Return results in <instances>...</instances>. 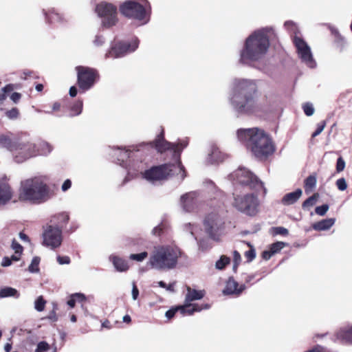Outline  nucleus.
<instances>
[{
  "label": "nucleus",
  "instance_id": "f257e3e1",
  "mask_svg": "<svg viewBox=\"0 0 352 352\" xmlns=\"http://www.w3.org/2000/svg\"><path fill=\"white\" fill-rule=\"evenodd\" d=\"M152 144L160 153L166 151H172L175 162L152 167L144 173L143 177L147 181L154 183L166 179L168 176L181 174L180 178L183 179L185 175L184 167L180 162V154L182 150L188 146V139L181 140L177 144L171 143L164 139V131H162Z\"/></svg>",
  "mask_w": 352,
  "mask_h": 352
},
{
  "label": "nucleus",
  "instance_id": "f03ea898",
  "mask_svg": "<svg viewBox=\"0 0 352 352\" xmlns=\"http://www.w3.org/2000/svg\"><path fill=\"white\" fill-rule=\"evenodd\" d=\"M257 92L258 85L255 80L235 78L230 84L228 102L238 113H253L258 109Z\"/></svg>",
  "mask_w": 352,
  "mask_h": 352
},
{
  "label": "nucleus",
  "instance_id": "7ed1b4c3",
  "mask_svg": "<svg viewBox=\"0 0 352 352\" xmlns=\"http://www.w3.org/2000/svg\"><path fill=\"white\" fill-rule=\"evenodd\" d=\"M236 134L238 140L258 159L266 158L274 152L271 138L261 129H241Z\"/></svg>",
  "mask_w": 352,
  "mask_h": 352
},
{
  "label": "nucleus",
  "instance_id": "20e7f679",
  "mask_svg": "<svg viewBox=\"0 0 352 352\" xmlns=\"http://www.w3.org/2000/svg\"><path fill=\"white\" fill-rule=\"evenodd\" d=\"M48 177L36 175L21 182L19 199L32 204H42L54 197L53 191L48 185Z\"/></svg>",
  "mask_w": 352,
  "mask_h": 352
},
{
  "label": "nucleus",
  "instance_id": "39448f33",
  "mask_svg": "<svg viewBox=\"0 0 352 352\" xmlns=\"http://www.w3.org/2000/svg\"><path fill=\"white\" fill-rule=\"evenodd\" d=\"M274 34L272 28L266 27L254 31L245 40L240 54V62L248 64L261 58L270 46L269 36Z\"/></svg>",
  "mask_w": 352,
  "mask_h": 352
},
{
  "label": "nucleus",
  "instance_id": "423d86ee",
  "mask_svg": "<svg viewBox=\"0 0 352 352\" xmlns=\"http://www.w3.org/2000/svg\"><path fill=\"white\" fill-rule=\"evenodd\" d=\"M181 255L180 250L174 246L164 245L153 248L147 265L157 270L167 271L174 269Z\"/></svg>",
  "mask_w": 352,
  "mask_h": 352
},
{
  "label": "nucleus",
  "instance_id": "0eeeda50",
  "mask_svg": "<svg viewBox=\"0 0 352 352\" xmlns=\"http://www.w3.org/2000/svg\"><path fill=\"white\" fill-rule=\"evenodd\" d=\"M230 179L235 182V184L248 189L262 190L264 195L266 194L267 190L263 183L247 168H239L230 175Z\"/></svg>",
  "mask_w": 352,
  "mask_h": 352
},
{
  "label": "nucleus",
  "instance_id": "6e6552de",
  "mask_svg": "<svg viewBox=\"0 0 352 352\" xmlns=\"http://www.w3.org/2000/svg\"><path fill=\"white\" fill-rule=\"evenodd\" d=\"M148 8L149 4L146 0H141L140 1L131 0L121 5L120 10L123 15L135 19L144 24L148 21L147 16V10Z\"/></svg>",
  "mask_w": 352,
  "mask_h": 352
},
{
  "label": "nucleus",
  "instance_id": "1a4fd4ad",
  "mask_svg": "<svg viewBox=\"0 0 352 352\" xmlns=\"http://www.w3.org/2000/svg\"><path fill=\"white\" fill-rule=\"evenodd\" d=\"M232 206L237 210L248 215H255L258 212V200L252 193H233Z\"/></svg>",
  "mask_w": 352,
  "mask_h": 352
},
{
  "label": "nucleus",
  "instance_id": "9d476101",
  "mask_svg": "<svg viewBox=\"0 0 352 352\" xmlns=\"http://www.w3.org/2000/svg\"><path fill=\"white\" fill-rule=\"evenodd\" d=\"M13 160L17 163H22L31 157L38 155L37 146L30 141H14L10 151Z\"/></svg>",
  "mask_w": 352,
  "mask_h": 352
},
{
  "label": "nucleus",
  "instance_id": "9b49d317",
  "mask_svg": "<svg viewBox=\"0 0 352 352\" xmlns=\"http://www.w3.org/2000/svg\"><path fill=\"white\" fill-rule=\"evenodd\" d=\"M223 209H214L209 212L204 222V228L206 232L210 236L214 239H217L219 232L223 226Z\"/></svg>",
  "mask_w": 352,
  "mask_h": 352
},
{
  "label": "nucleus",
  "instance_id": "f8f14e48",
  "mask_svg": "<svg viewBox=\"0 0 352 352\" xmlns=\"http://www.w3.org/2000/svg\"><path fill=\"white\" fill-rule=\"evenodd\" d=\"M77 71L78 84L84 91L89 89L95 83L98 77L97 72L91 68L78 66L76 67Z\"/></svg>",
  "mask_w": 352,
  "mask_h": 352
},
{
  "label": "nucleus",
  "instance_id": "ddd939ff",
  "mask_svg": "<svg viewBox=\"0 0 352 352\" xmlns=\"http://www.w3.org/2000/svg\"><path fill=\"white\" fill-rule=\"evenodd\" d=\"M96 11L102 19L104 27L109 28L116 25L117 19L116 8L111 3H100L97 5Z\"/></svg>",
  "mask_w": 352,
  "mask_h": 352
},
{
  "label": "nucleus",
  "instance_id": "4468645a",
  "mask_svg": "<svg viewBox=\"0 0 352 352\" xmlns=\"http://www.w3.org/2000/svg\"><path fill=\"white\" fill-rule=\"evenodd\" d=\"M294 43L296 48L298 56L301 61L310 68H314L316 65L311 50L308 44L300 37L295 36Z\"/></svg>",
  "mask_w": 352,
  "mask_h": 352
},
{
  "label": "nucleus",
  "instance_id": "2eb2a0df",
  "mask_svg": "<svg viewBox=\"0 0 352 352\" xmlns=\"http://www.w3.org/2000/svg\"><path fill=\"white\" fill-rule=\"evenodd\" d=\"M43 245L55 249L58 248L62 243V230L54 226L46 225L43 233Z\"/></svg>",
  "mask_w": 352,
  "mask_h": 352
},
{
  "label": "nucleus",
  "instance_id": "dca6fc26",
  "mask_svg": "<svg viewBox=\"0 0 352 352\" xmlns=\"http://www.w3.org/2000/svg\"><path fill=\"white\" fill-rule=\"evenodd\" d=\"M139 41L137 38L131 42H120L113 46L106 54V58H120L133 52L138 47Z\"/></svg>",
  "mask_w": 352,
  "mask_h": 352
},
{
  "label": "nucleus",
  "instance_id": "f3484780",
  "mask_svg": "<svg viewBox=\"0 0 352 352\" xmlns=\"http://www.w3.org/2000/svg\"><path fill=\"white\" fill-rule=\"evenodd\" d=\"M13 190L6 175L0 176V206L8 204L12 199Z\"/></svg>",
  "mask_w": 352,
  "mask_h": 352
},
{
  "label": "nucleus",
  "instance_id": "a211bd4d",
  "mask_svg": "<svg viewBox=\"0 0 352 352\" xmlns=\"http://www.w3.org/2000/svg\"><path fill=\"white\" fill-rule=\"evenodd\" d=\"M180 204L186 212H192L197 206V199L195 192H190L182 195L180 198Z\"/></svg>",
  "mask_w": 352,
  "mask_h": 352
},
{
  "label": "nucleus",
  "instance_id": "6ab92c4d",
  "mask_svg": "<svg viewBox=\"0 0 352 352\" xmlns=\"http://www.w3.org/2000/svg\"><path fill=\"white\" fill-rule=\"evenodd\" d=\"M245 289V285H239L238 283L233 278H230L226 282L223 293L225 295L239 296Z\"/></svg>",
  "mask_w": 352,
  "mask_h": 352
},
{
  "label": "nucleus",
  "instance_id": "aec40b11",
  "mask_svg": "<svg viewBox=\"0 0 352 352\" xmlns=\"http://www.w3.org/2000/svg\"><path fill=\"white\" fill-rule=\"evenodd\" d=\"M210 308V305L208 304H191L186 303L183 306L178 307L179 310L181 311L182 314L185 315H191L194 312L201 311L203 309H208Z\"/></svg>",
  "mask_w": 352,
  "mask_h": 352
},
{
  "label": "nucleus",
  "instance_id": "412c9836",
  "mask_svg": "<svg viewBox=\"0 0 352 352\" xmlns=\"http://www.w3.org/2000/svg\"><path fill=\"white\" fill-rule=\"evenodd\" d=\"M225 155L222 153L216 145H211L208 153L206 160L210 164H215L222 162Z\"/></svg>",
  "mask_w": 352,
  "mask_h": 352
},
{
  "label": "nucleus",
  "instance_id": "4be33fe9",
  "mask_svg": "<svg viewBox=\"0 0 352 352\" xmlns=\"http://www.w3.org/2000/svg\"><path fill=\"white\" fill-rule=\"evenodd\" d=\"M338 340L344 344H352V324L341 328L336 334Z\"/></svg>",
  "mask_w": 352,
  "mask_h": 352
},
{
  "label": "nucleus",
  "instance_id": "5701e85b",
  "mask_svg": "<svg viewBox=\"0 0 352 352\" xmlns=\"http://www.w3.org/2000/svg\"><path fill=\"white\" fill-rule=\"evenodd\" d=\"M69 220V216L67 212H60L54 215L50 219V226L62 229L67 224Z\"/></svg>",
  "mask_w": 352,
  "mask_h": 352
},
{
  "label": "nucleus",
  "instance_id": "b1692460",
  "mask_svg": "<svg viewBox=\"0 0 352 352\" xmlns=\"http://www.w3.org/2000/svg\"><path fill=\"white\" fill-rule=\"evenodd\" d=\"M109 261H111L113 267L118 272H124L129 269L130 266L128 261L117 255H111Z\"/></svg>",
  "mask_w": 352,
  "mask_h": 352
},
{
  "label": "nucleus",
  "instance_id": "393cba45",
  "mask_svg": "<svg viewBox=\"0 0 352 352\" xmlns=\"http://www.w3.org/2000/svg\"><path fill=\"white\" fill-rule=\"evenodd\" d=\"M302 195L301 189L298 188L295 191L287 193L282 198L281 202L285 206H289L296 203Z\"/></svg>",
  "mask_w": 352,
  "mask_h": 352
},
{
  "label": "nucleus",
  "instance_id": "a878e982",
  "mask_svg": "<svg viewBox=\"0 0 352 352\" xmlns=\"http://www.w3.org/2000/svg\"><path fill=\"white\" fill-rule=\"evenodd\" d=\"M204 295L205 292L204 290H196L188 287L187 293L185 297V302L189 303L194 300H200L204 298Z\"/></svg>",
  "mask_w": 352,
  "mask_h": 352
},
{
  "label": "nucleus",
  "instance_id": "bb28decb",
  "mask_svg": "<svg viewBox=\"0 0 352 352\" xmlns=\"http://www.w3.org/2000/svg\"><path fill=\"white\" fill-rule=\"evenodd\" d=\"M336 219L334 218L325 219L314 223L312 228L317 231L328 230L334 225Z\"/></svg>",
  "mask_w": 352,
  "mask_h": 352
},
{
  "label": "nucleus",
  "instance_id": "cd10ccee",
  "mask_svg": "<svg viewBox=\"0 0 352 352\" xmlns=\"http://www.w3.org/2000/svg\"><path fill=\"white\" fill-rule=\"evenodd\" d=\"M14 144V142L13 141L11 135L0 134V148H6L10 152Z\"/></svg>",
  "mask_w": 352,
  "mask_h": 352
},
{
  "label": "nucleus",
  "instance_id": "c85d7f7f",
  "mask_svg": "<svg viewBox=\"0 0 352 352\" xmlns=\"http://www.w3.org/2000/svg\"><path fill=\"white\" fill-rule=\"evenodd\" d=\"M52 149L53 147L50 143L45 141H42L37 146V150L38 151V155H47L52 152Z\"/></svg>",
  "mask_w": 352,
  "mask_h": 352
},
{
  "label": "nucleus",
  "instance_id": "c756f323",
  "mask_svg": "<svg viewBox=\"0 0 352 352\" xmlns=\"http://www.w3.org/2000/svg\"><path fill=\"white\" fill-rule=\"evenodd\" d=\"M15 89V85L13 84H8L1 89L0 90V105L3 103L7 98V95L11 93Z\"/></svg>",
  "mask_w": 352,
  "mask_h": 352
},
{
  "label": "nucleus",
  "instance_id": "7c9ffc66",
  "mask_svg": "<svg viewBox=\"0 0 352 352\" xmlns=\"http://www.w3.org/2000/svg\"><path fill=\"white\" fill-rule=\"evenodd\" d=\"M19 296L18 291L12 287H4L0 290V296L2 298L6 297H16L18 298Z\"/></svg>",
  "mask_w": 352,
  "mask_h": 352
},
{
  "label": "nucleus",
  "instance_id": "2f4dec72",
  "mask_svg": "<svg viewBox=\"0 0 352 352\" xmlns=\"http://www.w3.org/2000/svg\"><path fill=\"white\" fill-rule=\"evenodd\" d=\"M82 109V102L78 101L75 102L70 109L69 116L73 117L81 113Z\"/></svg>",
  "mask_w": 352,
  "mask_h": 352
},
{
  "label": "nucleus",
  "instance_id": "473e14b6",
  "mask_svg": "<svg viewBox=\"0 0 352 352\" xmlns=\"http://www.w3.org/2000/svg\"><path fill=\"white\" fill-rule=\"evenodd\" d=\"M319 197L318 193H314L312 196L309 197L302 203V208L304 209L309 208L316 204Z\"/></svg>",
  "mask_w": 352,
  "mask_h": 352
},
{
  "label": "nucleus",
  "instance_id": "72a5a7b5",
  "mask_svg": "<svg viewBox=\"0 0 352 352\" xmlns=\"http://www.w3.org/2000/svg\"><path fill=\"white\" fill-rule=\"evenodd\" d=\"M230 262V259L229 257L226 256H221L220 258L216 262L215 267L217 270H221L224 269V267L229 264Z\"/></svg>",
  "mask_w": 352,
  "mask_h": 352
},
{
  "label": "nucleus",
  "instance_id": "f704fd0d",
  "mask_svg": "<svg viewBox=\"0 0 352 352\" xmlns=\"http://www.w3.org/2000/svg\"><path fill=\"white\" fill-rule=\"evenodd\" d=\"M316 184V177L314 175L309 176L305 181V190H312Z\"/></svg>",
  "mask_w": 352,
  "mask_h": 352
},
{
  "label": "nucleus",
  "instance_id": "c9c22d12",
  "mask_svg": "<svg viewBox=\"0 0 352 352\" xmlns=\"http://www.w3.org/2000/svg\"><path fill=\"white\" fill-rule=\"evenodd\" d=\"M40 258L35 256L32 258L30 265L28 267V270L32 273H36L39 271L38 265L40 263Z\"/></svg>",
  "mask_w": 352,
  "mask_h": 352
},
{
  "label": "nucleus",
  "instance_id": "e433bc0d",
  "mask_svg": "<svg viewBox=\"0 0 352 352\" xmlns=\"http://www.w3.org/2000/svg\"><path fill=\"white\" fill-rule=\"evenodd\" d=\"M46 301L42 296H38L34 302V308L38 311H42L45 309Z\"/></svg>",
  "mask_w": 352,
  "mask_h": 352
},
{
  "label": "nucleus",
  "instance_id": "4c0bfd02",
  "mask_svg": "<svg viewBox=\"0 0 352 352\" xmlns=\"http://www.w3.org/2000/svg\"><path fill=\"white\" fill-rule=\"evenodd\" d=\"M148 256V253L146 252H142L140 254H131L129 256V258L133 261H135L138 262H142L144 259H146Z\"/></svg>",
  "mask_w": 352,
  "mask_h": 352
},
{
  "label": "nucleus",
  "instance_id": "58836bf2",
  "mask_svg": "<svg viewBox=\"0 0 352 352\" xmlns=\"http://www.w3.org/2000/svg\"><path fill=\"white\" fill-rule=\"evenodd\" d=\"M304 113L307 116H311L314 113L315 109L314 105L310 102H306L302 105Z\"/></svg>",
  "mask_w": 352,
  "mask_h": 352
},
{
  "label": "nucleus",
  "instance_id": "ea45409f",
  "mask_svg": "<svg viewBox=\"0 0 352 352\" xmlns=\"http://www.w3.org/2000/svg\"><path fill=\"white\" fill-rule=\"evenodd\" d=\"M247 245L250 247V249L245 252V257L248 262H250L256 257V251L249 243H247Z\"/></svg>",
  "mask_w": 352,
  "mask_h": 352
},
{
  "label": "nucleus",
  "instance_id": "a19ab883",
  "mask_svg": "<svg viewBox=\"0 0 352 352\" xmlns=\"http://www.w3.org/2000/svg\"><path fill=\"white\" fill-rule=\"evenodd\" d=\"M329 206L327 204H323L320 206L316 208V213L320 216H324L329 210Z\"/></svg>",
  "mask_w": 352,
  "mask_h": 352
},
{
  "label": "nucleus",
  "instance_id": "79ce46f5",
  "mask_svg": "<svg viewBox=\"0 0 352 352\" xmlns=\"http://www.w3.org/2000/svg\"><path fill=\"white\" fill-rule=\"evenodd\" d=\"M285 246V243L283 242H276L272 245L270 250L272 253L276 254Z\"/></svg>",
  "mask_w": 352,
  "mask_h": 352
},
{
  "label": "nucleus",
  "instance_id": "37998d69",
  "mask_svg": "<svg viewBox=\"0 0 352 352\" xmlns=\"http://www.w3.org/2000/svg\"><path fill=\"white\" fill-rule=\"evenodd\" d=\"M336 184L337 188L341 191H344L347 188V184L344 178L338 179Z\"/></svg>",
  "mask_w": 352,
  "mask_h": 352
},
{
  "label": "nucleus",
  "instance_id": "c03bdc74",
  "mask_svg": "<svg viewBox=\"0 0 352 352\" xmlns=\"http://www.w3.org/2000/svg\"><path fill=\"white\" fill-rule=\"evenodd\" d=\"M19 114V110L16 108H12L6 112V116L10 119H16Z\"/></svg>",
  "mask_w": 352,
  "mask_h": 352
},
{
  "label": "nucleus",
  "instance_id": "a18cd8bd",
  "mask_svg": "<svg viewBox=\"0 0 352 352\" xmlns=\"http://www.w3.org/2000/svg\"><path fill=\"white\" fill-rule=\"evenodd\" d=\"M49 348L50 346L46 342H40L37 344V347L35 350V352H45L48 351Z\"/></svg>",
  "mask_w": 352,
  "mask_h": 352
},
{
  "label": "nucleus",
  "instance_id": "49530a36",
  "mask_svg": "<svg viewBox=\"0 0 352 352\" xmlns=\"http://www.w3.org/2000/svg\"><path fill=\"white\" fill-rule=\"evenodd\" d=\"M233 260H234L233 270L235 271L241 261V255L237 251H234V252H233Z\"/></svg>",
  "mask_w": 352,
  "mask_h": 352
},
{
  "label": "nucleus",
  "instance_id": "de8ad7c7",
  "mask_svg": "<svg viewBox=\"0 0 352 352\" xmlns=\"http://www.w3.org/2000/svg\"><path fill=\"white\" fill-rule=\"evenodd\" d=\"M12 248L16 254H22L23 252V247L15 239L12 241Z\"/></svg>",
  "mask_w": 352,
  "mask_h": 352
},
{
  "label": "nucleus",
  "instance_id": "09e8293b",
  "mask_svg": "<svg viewBox=\"0 0 352 352\" xmlns=\"http://www.w3.org/2000/svg\"><path fill=\"white\" fill-rule=\"evenodd\" d=\"M345 168V162L342 157H340L337 160L336 171L338 173L342 172Z\"/></svg>",
  "mask_w": 352,
  "mask_h": 352
},
{
  "label": "nucleus",
  "instance_id": "8fccbe9b",
  "mask_svg": "<svg viewBox=\"0 0 352 352\" xmlns=\"http://www.w3.org/2000/svg\"><path fill=\"white\" fill-rule=\"evenodd\" d=\"M118 151L120 153L118 160L124 161V159L129 157V152L128 150L118 148Z\"/></svg>",
  "mask_w": 352,
  "mask_h": 352
},
{
  "label": "nucleus",
  "instance_id": "3c124183",
  "mask_svg": "<svg viewBox=\"0 0 352 352\" xmlns=\"http://www.w3.org/2000/svg\"><path fill=\"white\" fill-rule=\"evenodd\" d=\"M72 184V181L69 179H67L66 180L64 181L61 186V190L64 192L67 191L69 189L71 188Z\"/></svg>",
  "mask_w": 352,
  "mask_h": 352
},
{
  "label": "nucleus",
  "instance_id": "603ef678",
  "mask_svg": "<svg viewBox=\"0 0 352 352\" xmlns=\"http://www.w3.org/2000/svg\"><path fill=\"white\" fill-rule=\"evenodd\" d=\"M324 127H325V122H324L318 124L317 129L312 134V137L315 138V137L318 136L319 134H320L322 133V131L324 130Z\"/></svg>",
  "mask_w": 352,
  "mask_h": 352
},
{
  "label": "nucleus",
  "instance_id": "864d4df0",
  "mask_svg": "<svg viewBox=\"0 0 352 352\" xmlns=\"http://www.w3.org/2000/svg\"><path fill=\"white\" fill-rule=\"evenodd\" d=\"M57 261L60 265L69 264L70 263V258L69 256H58L57 257Z\"/></svg>",
  "mask_w": 352,
  "mask_h": 352
},
{
  "label": "nucleus",
  "instance_id": "5fc2aeb1",
  "mask_svg": "<svg viewBox=\"0 0 352 352\" xmlns=\"http://www.w3.org/2000/svg\"><path fill=\"white\" fill-rule=\"evenodd\" d=\"M95 46H101L104 43V39L102 36H96L95 39L93 41Z\"/></svg>",
  "mask_w": 352,
  "mask_h": 352
},
{
  "label": "nucleus",
  "instance_id": "6e6d98bb",
  "mask_svg": "<svg viewBox=\"0 0 352 352\" xmlns=\"http://www.w3.org/2000/svg\"><path fill=\"white\" fill-rule=\"evenodd\" d=\"M288 230L283 227H277L275 228V233L280 235H287Z\"/></svg>",
  "mask_w": 352,
  "mask_h": 352
},
{
  "label": "nucleus",
  "instance_id": "4d7b16f0",
  "mask_svg": "<svg viewBox=\"0 0 352 352\" xmlns=\"http://www.w3.org/2000/svg\"><path fill=\"white\" fill-rule=\"evenodd\" d=\"M72 296H74V298L75 299V300L76 302H82V301L85 300V295L81 293H76V294H72Z\"/></svg>",
  "mask_w": 352,
  "mask_h": 352
},
{
  "label": "nucleus",
  "instance_id": "13d9d810",
  "mask_svg": "<svg viewBox=\"0 0 352 352\" xmlns=\"http://www.w3.org/2000/svg\"><path fill=\"white\" fill-rule=\"evenodd\" d=\"M179 310L178 307H176L175 309H169L168 310L166 314H165V316L166 317L168 318V319H170L172 318L175 313Z\"/></svg>",
  "mask_w": 352,
  "mask_h": 352
},
{
  "label": "nucleus",
  "instance_id": "bf43d9fd",
  "mask_svg": "<svg viewBox=\"0 0 352 352\" xmlns=\"http://www.w3.org/2000/svg\"><path fill=\"white\" fill-rule=\"evenodd\" d=\"M45 14L47 16V17H48L49 20H50V21H59L61 19L59 14H58L54 11L52 13V14L49 16L47 15V14L45 12Z\"/></svg>",
  "mask_w": 352,
  "mask_h": 352
},
{
  "label": "nucleus",
  "instance_id": "052dcab7",
  "mask_svg": "<svg viewBox=\"0 0 352 352\" xmlns=\"http://www.w3.org/2000/svg\"><path fill=\"white\" fill-rule=\"evenodd\" d=\"M21 98V95L19 93L14 92L10 95V99L14 102L17 103Z\"/></svg>",
  "mask_w": 352,
  "mask_h": 352
},
{
  "label": "nucleus",
  "instance_id": "680f3d73",
  "mask_svg": "<svg viewBox=\"0 0 352 352\" xmlns=\"http://www.w3.org/2000/svg\"><path fill=\"white\" fill-rule=\"evenodd\" d=\"M285 27L290 31H295L296 30V25L294 22L288 21L285 23Z\"/></svg>",
  "mask_w": 352,
  "mask_h": 352
},
{
  "label": "nucleus",
  "instance_id": "e2e57ef3",
  "mask_svg": "<svg viewBox=\"0 0 352 352\" xmlns=\"http://www.w3.org/2000/svg\"><path fill=\"white\" fill-rule=\"evenodd\" d=\"M12 263V262L11 261L9 256H4L1 261V266L4 267H8L11 265Z\"/></svg>",
  "mask_w": 352,
  "mask_h": 352
},
{
  "label": "nucleus",
  "instance_id": "0e129e2a",
  "mask_svg": "<svg viewBox=\"0 0 352 352\" xmlns=\"http://www.w3.org/2000/svg\"><path fill=\"white\" fill-rule=\"evenodd\" d=\"M139 295V291L137 288L135 284L133 283V288H132V298L133 300H136L138 298V296Z\"/></svg>",
  "mask_w": 352,
  "mask_h": 352
},
{
  "label": "nucleus",
  "instance_id": "69168bd1",
  "mask_svg": "<svg viewBox=\"0 0 352 352\" xmlns=\"http://www.w3.org/2000/svg\"><path fill=\"white\" fill-rule=\"evenodd\" d=\"M47 318L53 322H56L58 320V317L54 309L49 314Z\"/></svg>",
  "mask_w": 352,
  "mask_h": 352
},
{
  "label": "nucleus",
  "instance_id": "338daca9",
  "mask_svg": "<svg viewBox=\"0 0 352 352\" xmlns=\"http://www.w3.org/2000/svg\"><path fill=\"white\" fill-rule=\"evenodd\" d=\"M273 254H274L272 253L271 250L270 251H264L263 252V258L265 260H269Z\"/></svg>",
  "mask_w": 352,
  "mask_h": 352
},
{
  "label": "nucleus",
  "instance_id": "774afa93",
  "mask_svg": "<svg viewBox=\"0 0 352 352\" xmlns=\"http://www.w3.org/2000/svg\"><path fill=\"white\" fill-rule=\"evenodd\" d=\"M21 254H19V253L16 254V253H14V254L12 255L10 257V258L12 262H13V261H19Z\"/></svg>",
  "mask_w": 352,
  "mask_h": 352
}]
</instances>
